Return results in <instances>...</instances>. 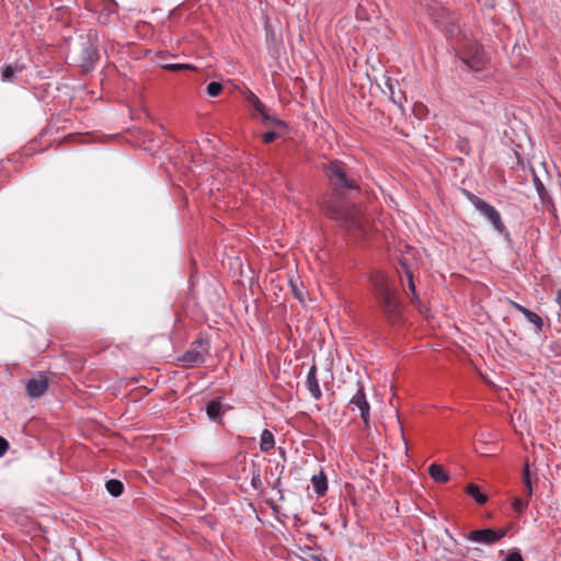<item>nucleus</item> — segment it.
Segmentation results:
<instances>
[{
  "mask_svg": "<svg viewBox=\"0 0 561 561\" xmlns=\"http://www.w3.org/2000/svg\"><path fill=\"white\" fill-rule=\"evenodd\" d=\"M279 456L286 460V450L283 447H278Z\"/></svg>",
  "mask_w": 561,
  "mask_h": 561,
  "instance_id": "obj_34",
  "label": "nucleus"
},
{
  "mask_svg": "<svg viewBox=\"0 0 561 561\" xmlns=\"http://www.w3.org/2000/svg\"><path fill=\"white\" fill-rule=\"evenodd\" d=\"M162 68L173 72L195 69V67L190 64H165Z\"/></svg>",
  "mask_w": 561,
  "mask_h": 561,
  "instance_id": "obj_23",
  "label": "nucleus"
},
{
  "mask_svg": "<svg viewBox=\"0 0 561 561\" xmlns=\"http://www.w3.org/2000/svg\"><path fill=\"white\" fill-rule=\"evenodd\" d=\"M275 446L274 435L270 430H264L261 434L260 449L267 453Z\"/></svg>",
  "mask_w": 561,
  "mask_h": 561,
  "instance_id": "obj_17",
  "label": "nucleus"
},
{
  "mask_svg": "<svg viewBox=\"0 0 561 561\" xmlns=\"http://www.w3.org/2000/svg\"><path fill=\"white\" fill-rule=\"evenodd\" d=\"M465 492L471 496L474 502L479 505H483L488 502V495L481 490V488L476 483H469Z\"/></svg>",
  "mask_w": 561,
  "mask_h": 561,
  "instance_id": "obj_14",
  "label": "nucleus"
},
{
  "mask_svg": "<svg viewBox=\"0 0 561 561\" xmlns=\"http://www.w3.org/2000/svg\"><path fill=\"white\" fill-rule=\"evenodd\" d=\"M284 469H285V466H282V467H280L279 476H282V473L284 472ZM280 483H282V478H280V477H278V478L273 482L272 488H273V489H277V490H278V493L280 494V499H283L282 490L279 489Z\"/></svg>",
  "mask_w": 561,
  "mask_h": 561,
  "instance_id": "obj_29",
  "label": "nucleus"
},
{
  "mask_svg": "<svg viewBox=\"0 0 561 561\" xmlns=\"http://www.w3.org/2000/svg\"><path fill=\"white\" fill-rule=\"evenodd\" d=\"M25 67L23 65L15 64L7 65L1 70V79L2 81H11L15 72H21Z\"/></svg>",
  "mask_w": 561,
  "mask_h": 561,
  "instance_id": "obj_20",
  "label": "nucleus"
},
{
  "mask_svg": "<svg viewBox=\"0 0 561 561\" xmlns=\"http://www.w3.org/2000/svg\"><path fill=\"white\" fill-rule=\"evenodd\" d=\"M293 289H294L295 296L300 299V295L294 285H293Z\"/></svg>",
  "mask_w": 561,
  "mask_h": 561,
  "instance_id": "obj_35",
  "label": "nucleus"
},
{
  "mask_svg": "<svg viewBox=\"0 0 561 561\" xmlns=\"http://www.w3.org/2000/svg\"><path fill=\"white\" fill-rule=\"evenodd\" d=\"M350 405L352 410L357 408L360 411V417L366 426L369 425L370 405L366 399L364 387L358 382V389L356 393L351 398Z\"/></svg>",
  "mask_w": 561,
  "mask_h": 561,
  "instance_id": "obj_8",
  "label": "nucleus"
},
{
  "mask_svg": "<svg viewBox=\"0 0 561 561\" xmlns=\"http://www.w3.org/2000/svg\"><path fill=\"white\" fill-rule=\"evenodd\" d=\"M529 499L530 497L527 496H525V499L514 497L512 501L513 511L518 515L523 514L528 507Z\"/></svg>",
  "mask_w": 561,
  "mask_h": 561,
  "instance_id": "obj_22",
  "label": "nucleus"
},
{
  "mask_svg": "<svg viewBox=\"0 0 561 561\" xmlns=\"http://www.w3.org/2000/svg\"><path fill=\"white\" fill-rule=\"evenodd\" d=\"M524 317L529 323H533L535 325L537 333L542 331L543 321L541 317H539L536 312L528 309L527 312H525Z\"/></svg>",
  "mask_w": 561,
  "mask_h": 561,
  "instance_id": "obj_21",
  "label": "nucleus"
},
{
  "mask_svg": "<svg viewBox=\"0 0 561 561\" xmlns=\"http://www.w3.org/2000/svg\"><path fill=\"white\" fill-rule=\"evenodd\" d=\"M311 483H312L316 494L319 497H322L325 495V493L328 491V479L322 470L319 473L312 476Z\"/></svg>",
  "mask_w": 561,
  "mask_h": 561,
  "instance_id": "obj_13",
  "label": "nucleus"
},
{
  "mask_svg": "<svg viewBox=\"0 0 561 561\" xmlns=\"http://www.w3.org/2000/svg\"><path fill=\"white\" fill-rule=\"evenodd\" d=\"M463 62L473 71H481L486 65V57L482 47L478 44H472L462 53Z\"/></svg>",
  "mask_w": 561,
  "mask_h": 561,
  "instance_id": "obj_7",
  "label": "nucleus"
},
{
  "mask_svg": "<svg viewBox=\"0 0 561 561\" xmlns=\"http://www.w3.org/2000/svg\"><path fill=\"white\" fill-rule=\"evenodd\" d=\"M251 485L254 490H260L262 486L261 477L259 473H254L251 479Z\"/></svg>",
  "mask_w": 561,
  "mask_h": 561,
  "instance_id": "obj_27",
  "label": "nucleus"
},
{
  "mask_svg": "<svg viewBox=\"0 0 561 561\" xmlns=\"http://www.w3.org/2000/svg\"><path fill=\"white\" fill-rule=\"evenodd\" d=\"M247 100L253 106V108L261 115V117H268L267 108L254 93L251 92L248 95Z\"/></svg>",
  "mask_w": 561,
  "mask_h": 561,
  "instance_id": "obj_18",
  "label": "nucleus"
},
{
  "mask_svg": "<svg viewBox=\"0 0 561 561\" xmlns=\"http://www.w3.org/2000/svg\"><path fill=\"white\" fill-rule=\"evenodd\" d=\"M415 115L422 116L426 113V107L423 104H415L413 108Z\"/></svg>",
  "mask_w": 561,
  "mask_h": 561,
  "instance_id": "obj_32",
  "label": "nucleus"
},
{
  "mask_svg": "<svg viewBox=\"0 0 561 561\" xmlns=\"http://www.w3.org/2000/svg\"><path fill=\"white\" fill-rule=\"evenodd\" d=\"M510 304H511V306H512L515 310H517L518 312H520L523 316H524V314H525V312H527V310H528L526 307L522 306L520 304H518V302H516V301L511 300V301H510Z\"/></svg>",
  "mask_w": 561,
  "mask_h": 561,
  "instance_id": "obj_31",
  "label": "nucleus"
},
{
  "mask_svg": "<svg viewBox=\"0 0 561 561\" xmlns=\"http://www.w3.org/2000/svg\"><path fill=\"white\" fill-rule=\"evenodd\" d=\"M277 137V134L275 131H266L262 136V140L264 144H270L274 141Z\"/></svg>",
  "mask_w": 561,
  "mask_h": 561,
  "instance_id": "obj_28",
  "label": "nucleus"
},
{
  "mask_svg": "<svg viewBox=\"0 0 561 561\" xmlns=\"http://www.w3.org/2000/svg\"><path fill=\"white\" fill-rule=\"evenodd\" d=\"M504 561H524L520 550L517 548L510 549Z\"/></svg>",
  "mask_w": 561,
  "mask_h": 561,
  "instance_id": "obj_25",
  "label": "nucleus"
},
{
  "mask_svg": "<svg viewBox=\"0 0 561 561\" xmlns=\"http://www.w3.org/2000/svg\"><path fill=\"white\" fill-rule=\"evenodd\" d=\"M327 215L339 220L348 231L366 234L369 228V218L355 205L337 202L330 198L323 203Z\"/></svg>",
  "mask_w": 561,
  "mask_h": 561,
  "instance_id": "obj_2",
  "label": "nucleus"
},
{
  "mask_svg": "<svg viewBox=\"0 0 561 561\" xmlns=\"http://www.w3.org/2000/svg\"><path fill=\"white\" fill-rule=\"evenodd\" d=\"M325 174L331 184L340 193L345 191H357L359 188L357 182L347 176L345 167L342 162H330L325 168Z\"/></svg>",
  "mask_w": 561,
  "mask_h": 561,
  "instance_id": "obj_3",
  "label": "nucleus"
},
{
  "mask_svg": "<svg viewBox=\"0 0 561 561\" xmlns=\"http://www.w3.org/2000/svg\"><path fill=\"white\" fill-rule=\"evenodd\" d=\"M9 449V443L5 438L0 436V457H2Z\"/></svg>",
  "mask_w": 561,
  "mask_h": 561,
  "instance_id": "obj_30",
  "label": "nucleus"
},
{
  "mask_svg": "<svg viewBox=\"0 0 561 561\" xmlns=\"http://www.w3.org/2000/svg\"><path fill=\"white\" fill-rule=\"evenodd\" d=\"M48 377L43 373H37L26 382V393L31 398L42 397L48 389Z\"/></svg>",
  "mask_w": 561,
  "mask_h": 561,
  "instance_id": "obj_9",
  "label": "nucleus"
},
{
  "mask_svg": "<svg viewBox=\"0 0 561 561\" xmlns=\"http://www.w3.org/2000/svg\"><path fill=\"white\" fill-rule=\"evenodd\" d=\"M206 354L195 348L186 351L179 360L183 363L184 367H196L205 363Z\"/></svg>",
  "mask_w": 561,
  "mask_h": 561,
  "instance_id": "obj_12",
  "label": "nucleus"
},
{
  "mask_svg": "<svg viewBox=\"0 0 561 561\" xmlns=\"http://www.w3.org/2000/svg\"><path fill=\"white\" fill-rule=\"evenodd\" d=\"M317 375H318V368L316 365H312L309 368V371L307 374L306 387H307L308 391L310 392L311 397L318 401L322 398V391L320 389V385H319Z\"/></svg>",
  "mask_w": 561,
  "mask_h": 561,
  "instance_id": "obj_11",
  "label": "nucleus"
},
{
  "mask_svg": "<svg viewBox=\"0 0 561 561\" xmlns=\"http://www.w3.org/2000/svg\"><path fill=\"white\" fill-rule=\"evenodd\" d=\"M222 84L219 83V82H216V81H213L210 82L208 85H207V94L211 98H216L218 96L221 92H222Z\"/></svg>",
  "mask_w": 561,
  "mask_h": 561,
  "instance_id": "obj_24",
  "label": "nucleus"
},
{
  "mask_svg": "<svg viewBox=\"0 0 561 561\" xmlns=\"http://www.w3.org/2000/svg\"><path fill=\"white\" fill-rule=\"evenodd\" d=\"M262 119L264 121V123H265L266 125L284 127V123H283V121H280L279 118H277V117H276L275 115H273V114H270V113H268V117H262Z\"/></svg>",
  "mask_w": 561,
  "mask_h": 561,
  "instance_id": "obj_26",
  "label": "nucleus"
},
{
  "mask_svg": "<svg viewBox=\"0 0 561 561\" xmlns=\"http://www.w3.org/2000/svg\"><path fill=\"white\" fill-rule=\"evenodd\" d=\"M428 473L433 480L438 483H445L449 480V474L445 471L443 466L437 463H432L428 467Z\"/></svg>",
  "mask_w": 561,
  "mask_h": 561,
  "instance_id": "obj_15",
  "label": "nucleus"
},
{
  "mask_svg": "<svg viewBox=\"0 0 561 561\" xmlns=\"http://www.w3.org/2000/svg\"><path fill=\"white\" fill-rule=\"evenodd\" d=\"M310 559L312 561H328L327 558H323L321 556L310 554Z\"/></svg>",
  "mask_w": 561,
  "mask_h": 561,
  "instance_id": "obj_33",
  "label": "nucleus"
},
{
  "mask_svg": "<svg viewBox=\"0 0 561 561\" xmlns=\"http://www.w3.org/2000/svg\"><path fill=\"white\" fill-rule=\"evenodd\" d=\"M408 249L409 250L405 253H402V255L399 257V260H398L399 267L397 270H398L399 274L403 273L408 280L407 296L410 298L411 304L420 305L421 301L416 294V288H415V284L413 280V271H412L413 264L411 263V257L413 256V254L410 251V250H412V248H408ZM400 277H401V282L403 283L402 275H400Z\"/></svg>",
  "mask_w": 561,
  "mask_h": 561,
  "instance_id": "obj_4",
  "label": "nucleus"
},
{
  "mask_svg": "<svg viewBox=\"0 0 561 561\" xmlns=\"http://www.w3.org/2000/svg\"><path fill=\"white\" fill-rule=\"evenodd\" d=\"M370 290L382 314L390 323H397L402 318V304L394 282L379 270L369 275Z\"/></svg>",
  "mask_w": 561,
  "mask_h": 561,
  "instance_id": "obj_1",
  "label": "nucleus"
},
{
  "mask_svg": "<svg viewBox=\"0 0 561 561\" xmlns=\"http://www.w3.org/2000/svg\"><path fill=\"white\" fill-rule=\"evenodd\" d=\"M469 201L474 206V208L490 221V224L499 233H506V227L502 221L501 214L494 206L490 205L473 194L469 195Z\"/></svg>",
  "mask_w": 561,
  "mask_h": 561,
  "instance_id": "obj_5",
  "label": "nucleus"
},
{
  "mask_svg": "<svg viewBox=\"0 0 561 561\" xmlns=\"http://www.w3.org/2000/svg\"><path fill=\"white\" fill-rule=\"evenodd\" d=\"M524 496L531 497L534 491V482L530 474L528 461L525 462L523 469Z\"/></svg>",
  "mask_w": 561,
  "mask_h": 561,
  "instance_id": "obj_16",
  "label": "nucleus"
},
{
  "mask_svg": "<svg viewBox=\"0 0 561 561\" xmlns=\"http://www.w3.org/2000/svg\"><path fill=\"white\" fill-rule=\"evenodd\" d=\"M229 409H231V407L224 405L222 399L220 397L213 398L207 402L205 407L208 419L218 424L222 423L225 412Z\"/></svg>",
  "mask_w": 561,
  "mask_h": 561,
  "instance_id": "obj_10",
  "label": "nucleus"
},
{
  "mask_svg": "<svg viewBox=\"0 0 561 561\" xmlns=\"http://www.w3.org/2000/svg\"><path fill=\"white\" fill-rule=\"evenodd\" d=\"M105 488L107 490V492L112 495V496H119L122 495L123 491H124V484L122 481L117 480V479H111L108 480L106 483H105Z\"/></svg>",
  "mask_w": 561,
  "mask_h": 561,
  "instance_id": "obj_19",
  "label": "nucleus"
},
{
  "mask_svg": "<svg viewBox=\"0 0 561 561\" xmlns=\"http://www.w3.org/2000/svg\"><path fill=\"white\" fill-rule=\"evenodd\" d=\"M507 535V529H492V528H483L472 530L467 535V539L473 542L484 543V545H493L500 541Z\"/></svg>",
  "mask_w": 561,
  "mask_h": 561,
  "instance_id": "obj_6",
  "label": "nucleus"
}]
</instances>
